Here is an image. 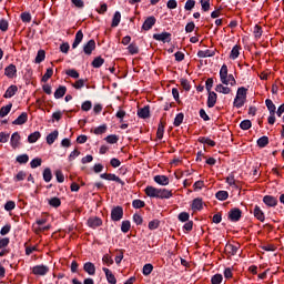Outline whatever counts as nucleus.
<instances>
[{
    "label": "nucleus",
    "mask_w": 284,
    "mask_h": 284,
    "mask_svg": "<svg viewBox=\"0 0 284 284\" xmlns=\"http://www.w3.org/2000/svg\"><path fill=\"white\" fill-rule=\"evenodd\" d=\"M220 79L223 85H236V79H234L233 74H227V65L223 64L220 70Z\"/></svg>",
    "instance_id": "obj_1"
},
{
    "label": "nucleus",
    "mask_w": 284,
    "mask_h": 284,
    "mask_svg": "<svg viewBox=\"0 0 284 284\" xmlns=\"http://www.w3.org/2000/svg\"><path fill=\"white\" fill-rule=\"evenodd\" d=\"M241 216H243V211L239 207L231 209L227 214V219L231 223H239V221H241Z\"/></svg>",
    "instance_id": "obj_2"
},
{
    "label": "nucleus",
    "mask_w": 284,
    "mask_h": 284,
    "mask_svg": "<svg viewBox=\"0 0 284 284\" xmlns=\"http://www.w3.org/2000/svg\"><path fill=\"white\" fill-rule=\"evenodd\" d=\"M123 219V206H114L111 210V220L114 222H119Z\"/></svg>",
    "instance_id": "obj_3"
},
{
    "label": "nucleus",
    "mask_w": 284,
    "mask_h": 284,
    "mask_svg": "<svg viewBox=\"0 0 284 284\" xmlns=\"http://www.w3.org/2000/svg\"><path fill=\"white\" fill-rule=\"evenodd\" d=\"M50 272V267L41 264V265H36L32 267V274L36 276H45Z\"/></svg>",
    "instance_id": "obj_4"
},
{
    "label": "nucleus",
    "mask_w": 284,
    "mask_h": 284,
    "mask_svg": "<svg viewBox=\"0 0 284 284\" xmlns=\"http://www.w3.org/2000/svg\"><path fill=\"white\" fill-rule=\"evenodd\" d=\"M171 37L172 34L169 32L153 34V39H155V41H162L163 43H170L172 41Z\"/></svg>",
    "instance_id": "obj_5"
},
{
    "label": "nucleus",
    "mask_w": 284,
    "mask_h": 284,
    "mask_svg": "<svg viewBox=\"0 0 284 284\" xmlns=\"http://www.w3.org/2000/svg\"><path fill=\"white\" fill-rule=\"evenodd\" d=\"M89 227H92V230H97V227H101L103 225V220L101 217H90L88 220Z\"/></svg>",
    "instance_id": "obj_6"
},
{
    "label": "nucleus",
    "mask_w": 284,
    "mask_h": 284,
    "mask_svg": "<svg viewBox=\"0 0 284 284\" xmlns=\"http://www.w3.org/2000/svg\"><path fill=\"white\" fill-rule=\"evenodd\" d=\"M263 203L267 205V207H276L278 205V200L272 195H265L263 197Z\"/></svg>",
    "instance_id": "obj_7"
},
{
    "label": "nucleus",
    "mask_w": 284,
    "mask_h": 284,
    "mask_svg": "<svg viewBox=\"0 0 284 284\" xmlns=\"http://www.w3.org/2000/svg\"><path fill=\"white\" fill-rule=\"evenodd\" d=\"M172 196H174V194L172 193V190H168V189H159L158 190V199H172Z\"/></svg>",
    "instance_id": "obj_8"
},
{
    "label": "nucleus",
    "mask_w": 284,
    "mask_h": 284,
    "mask_svg": "<svg viewBox=\"0 0 284 284\" xmlns=\"http://www.w3.org/2000/svg\"><path fill=\"white\" fill-rule=\"evenodd\" d=\"M83 270L89 276H94V274H97V266H94V263L92 262L84 263Z\"/></svg>",
    "instance_id": "obj_9"
},
{
    "label": "nucleus",
    "mask_w": 284,
    "mask_h": 284,
    "mask_svg": "<svg viewBox=\"0 0 284 284\" xmlns=\"http://www.w3.org/2000/svg\"><path fill=\"white\" fill-rule=\"evenodd\" d=\"M253 215L255 216V219H257V221H261V223L265 222V213L263 212V210H261V206L255 205L253 210Z\"/></svg>",
    "instance_id": "obj_10"
},
{
    "label": "nucleus",
    "mask_w": 284,
    "mask_h": 284,
    "mask_svg": "<svg viewBox=\"0 0 284 284\" xmlns=\"http://www.w3.org/2000/svg\"><path fill=\"white\" fill-rule=\"evenodd\" d=\"M146 196H149L150 199H158L159 196V189L154 187V186H146L144 190Z\"/></svg>",
    "instance_id": "obj_11"
},
{
    "label": "nucleus",
    "mask_w": 284,
    "mask_h": 284,
    "mask_svg": "<svg viewBox=\"0 0 284 284\" xmlns=\"http://www.w3.org/2000/svg\"><path fill=\"white\" fill-rule=\"evenodd\" d=\"M156 23V18L154 17H149L145 19L143 26H142V30H152V27Z\"/></svg>",
    "instance_id": "obj_12"
},
{
    "label": "nucleus",
    "mask_w": 284,
    "mask_h": 284,
    "mask_svg": "<svg viewBox=\"0 0 284 284\" xmlns=\"http://www.w3.org/2000/svg\"><path fill=\"white\" fill-rule=\"evenodd\" d=\"M17 92H19V88L17 85L12 84L7 89L3 98L4 99H12V97H14V94H17Z\"/></svg>",
    "instance_id": "obj_13"
},
{
    "label": "nucleus",
    "mask_w": 284,
    "mask_h": 284,
    "mask_svg": "<svg viewBox=\"0 0 284 284\" xmlns=\"http://www.w3.org/2000/svg\"><path fill=\"white\" fill-rule=\"evenodd\" d=\"M102 271L104 272V274L106 276L108 283L116 284V277L112 274V271H110V268L103 267Z\"/></svg>",
    "instance_id": "obj_14"
},
{
    "label": "nucleus",
    "mask_w": 284,
    "mask_h": 284,
    "mask_svg": "<svg viewBox=\"0 0 284 284\" xmlns=\"http://www.w3.org/2000/svg\"><path fill=\"white\" fill-rule=\"evenodd\" d=\"M4 74L6 77H8L9 79H13L14 74H17V65L14 64H10L9 67H7L4 69Z\"/></svg>",
    "instance_id": "obj_15"
},
{
    "label": "nucleus",
    "mask_w": 284,
    "mask_h": 284,
    "mask_svg": "<svg viewBox=\"0 0 284 284\" xmlns=\"http://www.w3.org/2000/svg\"><path fill=\"white\" fill-rule=\"evenodd\" d=\"M97 42L94 40H90L83 48L84 53L92 54V51L95 50Z\"/></svg>",
    "instance_id": "obj_16"
},
{
    "label": "nucleus",
    "mask_w": 284,
    "mask_h": 284,
    "mask_svg": "<svg viewBox=\"0 0 284 284\" xmlns=\"http://www.w3.org/2000/svg\"><path fill=\"white\" fill-rule=\"evenodd\" d=\"M192 210H194V212H201V210H203V199L201 197H196L193 200L192 202Z\"/></svg>",
    "instance_id": "obj_17"
},
{
    "label": "nucleus",
    "mask_w": 284,
    "mask_h": 284,
    "mask_svg": "<svg viewBox=\"0 0 284 284\" xmlns=\"http://www.w3.org/2000/svg\"><path fill=\"white\" fill-rule=\"evenodd\" d=\"M19 141H21V135H19V132H14L11 135V145L13 150H17V148L20 145Z\"/></svg>",
    "instance_id": "obj_18"
},
{
    "label": "nucleus",
    "mask_w": 284,
    "mask_h": 284,
    "mask_svg": "<svg viewBox=\"0 0 284 284\" xmlns=\"http://www.w3.org/2000/svg\"><path fill=\"white\" fill-rule=\"evenodd\" d=\"M138 116L140 119H150V106H144L138 110Z\"/></svg>",
    "instance_id": "obj_19"
},
{
    "label": "nucleus",
    "mask_w": 284,
    "mask_h": 284,
    "mask_svg": "<svg viewBox=\"0 0 284 284\" xmlns=\"http://www.w3.org/2000/svg\"><path fill=\"white\" fill-rule=\"evenodd\" d=\"M28 121V113H21L12 123L13 125H23Z\"/></svg>",
    "instance_id": "obj_20"
},
{
    "label": "nucleus",
    "mask_w": 284,
    "mask_h": 284,
    "mask_svg": "<svg viewBox=\"0 0 284 284\" xmlns=\"http://www.w3.org/2000/svg\"><path fill=\"white\" fill-rule=\"evenodd\" d=\"M216 105V93L214 91L209 92L207 108H214Z\"/></svg>",
    "instance_id": "obj_21"
},
{
    "label": "nucleus",
    "mask_w": 284,
    "mask_h": 284,
    "mask_svg": "<svg viewBox=\"0 0 284 284\" xmlns=\"http://www.w3.org/2000/svg\"><path fill=\"white\" fill-rule=\"evenodd\" d=\"M225 252H227L231 256H236V254H239V246L233 244H226Z\"/></svg>",
    "instance_id": "obj_22"
},
{
    "label": "nucleus",
    "mask_w": 284,
    "mask_h": 284,
    "mask_svg": "<svg viewBox=\"0 0 284 284\" xmlns=\"http://www.w3.org/2000/svg\"><path fill=\"white\" fill-rule=\"evenodd\" d=\"M57 139H59V131L58 130L53 131L52 133H50L47 136L48 145H52V143H54V141H57Z\"/></svg>",
    "instance_id": "obj_23"
},
{
    "label": "nucleus",
    "mask_w": 284,
    "mask_h": 284,
    "mask_svg": "<svg viewBox=\"0 0 284 284\" xmlns=\"http://www.w3.org/2000/svg\"><path fill=\"white\" fill-rule=\"evenodd\" d=\"M83 41V31H78L75 34L74 42L72 44V48H79V44Z\"/></svg>",
    "instance_id": "obj_24"
},
{
    "label": "nucleus",
    "mask_w": 284,
    "mask_h": 284,
    "mask_svg": "<svg viewBox=\"0 0 284 284\" xmlns=\"http://www.w3.org/2000/svg\"><path fill=\"white\" fill-rule=\"evenodd\" d=\"M215 197L217 201H227V199H230V193H227V191H217Z\"/></svg>",
    "instance_id": "obj_25"
},
{
    "label": "nucleus",
    "mask_w": 284,
    "mask_h": 284,
    "mask_svg": "<svg viewBox=\"0 0 284 284\" xmlns=\"http://www.w3.org/2000/svg\"><path fill=\"white\" fill-rule=\"evenodd\" d=\"M67 88L65 87H59L55 92H54V98L55 99H63V97H65V92H67Z\"/></svg>",
    "instance_id": "obj_26"
},
{
    "label": "nucleus",
    "mask_w": 284,
    "mask_h": 284,
    "mask_svg": "<svg viewBox=\"0 0 284 284\" xmlns=\"http://www.w3.org/2000/svg\"><path fill=\"white\" fill-rule=\"evenodd\" d=\"M215 92H220L222 94H230L232 92V89L229 87H224L223 84H217L215 88Z\"/></svg>",
    "instance_id": "obj_27"
},
{
    "label": "nucleus",
    "mask_w": 284,
    "mask_h": 284,
    "mask_svg": "<svg viewBox=\"0 0 284 284\" xmlns=\"http://www.w3.org/2000/svg\"><path fill=\"white\" fill-rule=\"evenodd\" d=\"M121 23V12L116 11L113 16L111 28H116Z\"/></svg>",
    "instance_id": "obj_28"
},
{
    "label": "nucleus",
    "mask_w": 284,
    "mask_h": 284,
    "mask_svg": "<svg viewBox=\"0 0 284 284\" xmlns=\"http://www.w3.org/2000/svg\"><path fill=\"white\" fill-rule=\"evenodd\" d=\"M39 139H41V132H39V131H36L28 136V141L30 143H37V141H39Z\"/></svg>",
    "instance_id": "obj_29"
},
{
    "label": "nucleus",
    "mask_w": 284,
    "mask_h": 284,
    "mask_svg": "<svg viewBox=\"0 0 284 284\" xmlns=\"http://www.w3.org/2000/svg\"><path fill=\"white\" fill-rule=\"evenodd\" d=\"M48 204L51 207H61V199L59 197H51L48 200Z\"/></svg>",
    "instance_id": "obj_30"
},
{
    "label": "nucleus",
    "mask_w": 284,
    "mask_h": 284,
    "mask_svg": "<svg viewBox=\"0 0 284 284\" xmlns=\"http://www.w3.org/2000/svg\"><path fill=\"white\" fill-rule=\"evenodd\" d=\"M154 270V266L152 264H145L142 268V274L144 276H150L152 274V271Z\"/></svg>",
    "instance_id": "obj_31"
},
{
    "label": "nucleus",
    "mask_w": 284,
    "mask_h": 284,
    "mask_svg": "<svg viewBox=\"0 0 284 284\" xmlns=\"http://www.w3.org/2000/svg\"><path fill=\"white\" fill-rule=\"evenodd\" d=\"M131 227H132V224L130 223V221H128V220L122 221L121 232H123V234H128V232H130Z\"/></svg>",
    "instance_id": "obj_32"
},
{
    "label": "nucleus",
    "mask_w": 284,
    "mask_h": 284,
    "mask_svg": "<svg viewBox=\"0 0 284 284\" xmlns=\"http://www.w3.org/2000/svg\"><path fill=\"white\" fill-rule=\"evenodd\" d=\"M10 110H12V104H8L6 106H2L0 109V116H1V119H3V116H8V114H10Z\"/></svg>",
    "instance_id": "obj_33"
},
{
    "label": "nucleus",
    "mask_w": 284,
    "mask_h": 284,
    "mask_svg": "<svg viewBox=\"0 0 284 284\" xmlns=\"http://www.w3.org/2000/svg\"><path fill=\"white\" fill-rule=\"evenodd\" d=\"M103 63H105V60L101 57H97L94 58V60L92 61L91 65L93 68H101V65H103Z\"/></svg>",
    "instance_id": "obj_34"
},
{
    "label": "nucleus",
    "mask_w": 284,
    "mask_h": 284,
    "mask_svg": "<svg viewBox=\"0 0 284 284\" xmlns=\"http://www.w3.org/2000/svg\"><path fill=\"white\" fill-rule=\"evenodd\" d=\"M265 103H266V108L270 111V113L275 114L276 113V105H274V102H272V100H270V99H266Z\"/></svg>",
    "instance_id": "obj_35"
},
{
    "label": "nucleus",
    "mask_w": 284,
    "mask_h": 284,
    "mask_svg": "<svg viewBox=\"0 0 284 284\" xmlns=\"http://www.w3.org/2000/svg\"><path fill=\"white\" fill-rule=\"evenodd\" d=\"M34 61L36 63H42V61H45V50H39Z\"/></svg>",
    "instance_id": "obj_36"
},
{
    "label": "nucleus",
    "mask_w": 284,
    "mask_h": 284,
    "mask_svg": "<svg viewBox=\"0 0 284 284\" xmlns=\"http://www.w3.org/2000/svg\"><path fill=\"white\" fill-rule=\"evenodd\" d=\"M223 283V275L215 274L211 277V284H222Z\"/></svg>",
    "instance_id": "obj_37"
},
{
    "label": "nucleus",
    "mask_w": 284,
    "mask_h": 284,
    "mask_svg": "<svg viewBox=\"0 0 284 284\" xmlns=\"http://www.w3.org/2000/svg\"><path fill=\"white\" fill-rule=\"evenodd\" d=\"M132 207H134V210H141V207H145V202L142 200H133Z\"/></svg>",
    "instance_id": "obj_38"
},
{
    "label": "nucleus",
    "mask_w": 284,
    "mask_h": 284,
    "mask_svg": "<svg viewBox=\"0 0 284 284\" xmlns=\"http://www.w3.org/2000/svg\"><path fill=\"white\" fill-rule=\"evenodd\" d=\"M178 219L181 221V223H187V221H190V213L182 212L178 215Z\"/></svg>",
    "instance_id": "obj_39"
},
{
    "label": "nucleus",
    "mask_w": 284,
    "mask_h": 284,
    "mask_svg": "<svg viewBox=\"0 0 284 284\" xmlns=\"http://www.w3.org/2000/svg\"><path fill=\"white\" fill-rule=\"evenodd\" d=\"M102 262L110 267V265H114V260L109 254L103 255Z\"/></svg>",
    "instance_id": "obj_40"
},
{
    "label": "nucleus",
    "mask_w": 284,
    "mask_h": 284,
    "mask_svg": "<svg viewBox=\"0 0 284 284\" xmlns=\"http://www.w3.org/2000/svg\"><path fill=\"white\" fill-rule=\"evenodd\" d=\"M52 74H54V71L52 70V68L47 69V72L42 77V82L47 83V81L52 78Z\"/></svg>",
    "instance_id": "obj_41"
},
{
    "label": "nucleus",
    "mask_w": 284,
    "mask_h": 284,
    "mask_svg": "<svg viewBox=\"0 0 284 284\" xmlns=\"http://www.w3.org/2000/svg\"><path fill=\"white\" fill-rule=\"evenodd\" d=\"M270 143V139L267 136H262L257 140L258 148H265Z\"/></svg>",
    "instance_id": "obj_42"
},
{
    "label": "nucleus",
    "mask_w": 284,
    "mask_h": 284,
    "mask_svg": "<svg viewBox=\"0 0 284 284\" xmlns=\"http://www.w3.org/2000/svg\"><path fill=\"white\" fill-rule=\"evenodd\" d=\"M163 132H165V123L160 122L159 126H158V139H163Z\"/></svg>",
    "instance_id": "obj_43"
},
{
    "label": "nucleus",
    "mask_w": 284,
    "mask_h": 284,
    "mask_svg": "<svg viewBox=\"0 0 284 284\" xmlns=\"http://www.w3.org/2000/svg\"><path fill=\"white\" fill-rule=\"evenodd\" d=\"M203 187H205V182L202 180H199L193 184L194 192H199L200 190H203Z\"/></svg>",
    "instance_id": "obj_44"
},
{
    "label": "nucleus",
    "mask_w": 284,
    "mask_h": 284,
    "mask_svg": "<svg viewBox=\"0 0 284 284\" xmlns=\"http://www.w3.org/2000/svg\"><path fill=\"white\" fill-rule=\"evenodd\" d=\"M245 99L246 98L236 97L235 100H234V106L235 108H243V105H245Z\"/></svg>",
    "instance_id": "obj_45"
},
{
    "label": "nucleus",
    "mask_w": 284,
    "mask_h": 284,
    "mask_svg": "<svg viewBox=\"0 0 284 284\" xmlns=\"http://www.w3.org/2000/svg\"><path fill=\"white\" fill-rule=\"evenodd\" d=\"M17 207V204L14 203V201H8L6 204H4V210L7 212H12V210H14Z\"/></svg>",
    "instance_id": "obj_46"
},
{
    "label": "nucleus",
    "mask_w": 284,
    "mask_h": 284,
    "mask_svg": "<svg viewBox=\"0 0 284 284\" xmlns=\"http://www.w3.org/2000/svg\"><path fill=\"white\" fill-rule=\"evenodd\" d=\"M161 225V221L153 220L149 222V230H159V226Z\"/></svg>",
    "instance_id": "obj_47"
},
{
    "label": "nucleus",
    "mask_w": 284,
    "mask_h": 284,
    "mask_svg": "<svg viewBox=\"0 0 284 284\" xmlns=\"http://www.w3.org/2000/svg\"><path fill=\"white\" fill-rule=\"evenodd\" d=\"M183 119H184L183 113H179V114L175 116L174 122H173V124L175 125V128H179V125H181V123H183Z\"/></svg>",
    "instance_id": "obj_48"
},
{
    "label": "nucleus",
    "mask_w": 284,
    "mask_h": 284,
    "mask_svg": "<svg viewBox=\"0 0 284 284\" xmlns=\"http://www.w3.org/2000/svg\"><path fill=\"white\" fill-rule=\"evenodd\" d=\"M197 57H200V59H204L206 57H214V52H211L210 50L199 51Z\"/></svg>",
    "instance_id": "obj_49"
},
{
    "label": "nucleus",
    "mask_w": 284,
    "mask_h": 284,
    "mask_svg": "<svg viewBox=\"0 0 284 284\" xmlns=\"http://www.w3.org/2000/svg\"><path fill=\"white\" fill-rule=\"evenodd\" d=\"M236 97L246 99V97H247V89H245L243 87L239 88Z\"/></svg>",
    "instance_id": "obj_50"
},
{
    "label": "nucleus",
    "mask_w": 284,
    "mask_h": 284,
    "mask_svg": "<svg viewBox=\"0 0 284 284\" xmlns=\"http://www.w3.org/2000/svg\"><path fill=\"white\" fill-rule=\"evenodd\" d=\"M241 130H250L252 128V121L250 120H244L240 124Z\"/></svg>",
    "instance_id": "obj_51"
},
{
    "label": "nucleus",
    "mask_w": 284,
    "mask_h": 284,
    "mask_svg": "<svg viewBox=\"0 0 284 284\" xmlns=\"http://www.w3.org/2000/svg\"><path fill=\"white\" fill-rule=\"evenodd\" d=\"M28 161H30V158L28 156V154H22L17 156L18 163L23 164V163H28Z\"/></svg>",
    "instance_id": "obj_52"
},
{
    "label": "nucleus",
    "mask_w": 284,
    "mask_h": 284,
    "mask_svg": "<svg viewBox=\"0 0 284 284\" xmlns=\"http://www.w3.org/2000/svg\"><path fill=\"white\" fill-rule=\"evenodd\" d=\"M83 85H85V80L80 79L72 84V88H75V90H81Z\"/></svg>",
    "instance_id": "obj_53"
},
{
    "label": "nucleus",
    "mask_w": 284,
    "mask_h": 284,
    "mask_svg": "<svg viewBox=\"0 0 284 284\" xmlns=\"http://www.w3.org/2000/svg\"><path fill=\"white\" fill-rule=\"evenodd\" d=\"M65 74H68V77H71L72 79H79V72L74 69L67 70Z\"/></svg>",
    "instance_id": "obj_54"
},
{
    "label": "nucleus",
    "mask_w": 284,
    "mask_h": 284,
    "mask_svg": "<svg viewBox=\"0 0 284 284\" xmlns=\"http://www.w3.org/2000/svg\"><path fill=\"white\" fill-rule=\"evenodd\" d=\"M108 130V125L105 124H102L100 126H98L95 130H94V134H105V131Z\"/></svg>",
    "instance_id": "obj_55"
},
{
    "label": "nucleus",
    "mask_w": 284,
    "mask_h": 284,
    "mask_svg": "<svg viewBox=\"0 0 284 284\" xmlns=\"http://www.w3.org/2000/svg\"><path fill=\"white\" fill-rule=\"evenodd\" d=\"M10 230H12V226H11L10 224L4 225V226L0 230L1 236H6L7 234H10Z\"/></svg>",
    "instance_id": "obj_56"
},
{
    "label": "nucleus",
    "mask_w": 284,
    "mask_h": 284,
    "mask_svg": "<svg viewBox=\"0 0 284 284\" xmlns=\"http://www.w3.org/2000/svg\"><path fill=\"white\" fill-rule=\"evenodd\" d=\"M10 245V237L0 239V250L8 247Z\"/></svg>",
    "instance_id": "obj_57"
},
{
    "label": "nucleus",
    "mask_w": 284,
    "mask_h": 284,
    "mask_svg": "<svg viewBox=\"0 0 284 284\" xmlns=\"http://www.w3.org/2000/svg\"><path fill=\"white\" fill-rule=\"evenodd\" d=\"M239 45H235L231 51L230 59H239Z\"/></svg>",
    "instance_id": "obj_58"
},
{
    "label": "nucleus",
    "mask_w": 284,
    "mask_h": 284,
    "mask_svg": "<svg viewBox=\"0 0 284 284\" xmlns=\"http://www.w3.org/2000/svg\"><path fill=\"white\" fill-rule=\"evenodd\" d=\"M128 50H129L130 54H139V47H136L134 43H131L128 47Z\"/></svg>",
    "instance_id": "obj_59"
},
{
    "label": "nucleus",
    "mask_w": 284,
    "mask_h": 284,
    "mask_svg": "<svg viewBox=\"0 0 284 284\" xmlns=\"http://www.w3.org/2000/svg\"><path fill=\"white\" fill-rule=\"evenodd\" d=\"M194 6H196V1L194 0H187L185 6H184V9L190 11L192 9H194Z\"/></svg>",
    "instance_id": "obj_60"
},
{
    "label": "nucleus",
    "mask_w": 284,
    "mask_h": 284,
    "mask_svg": "<svg viewBox=\"0 0 284 284\" xmlns=\"http://www.w3.org/2000/svg\"><path fill=\"white\" fill-rule=\"evenodd\" d=\"M133 223H135V225H143V217L135 213L133 215Z\"/></svg>",
    "instance_id": "obj_61"
},
{
    "label": "nucleus",
    "mask_w": 284,
    "mask_h": 284,
    "mask_svg": "<svg viewBox=\"0 0 284 284\" xmlns=\"http://www.w3.org/2000/svg\"><path fill=\"white\" fill-rule=\"evenodd\" d=\"M41 163H42V160L40 158H37L31 161L30 165L32 169H34V168L41 166Z\"/></svg>",
    "instance_id": "obj_62"
},
{
    "label": "nucleus",
    "mask_w": 284,
    "mask_h": 284,
    "mask_svg": "<svg viewBox=\"0 0 284 284\" xmlns=\"http://www.w3.org/2000/svg\"><path fill=\"white\" fill-rule=\"evenodd\" d=\"M202 10L207 12L210 10V0H201Z\"/></svg>",
    "instance_id": "obj_63"
},
{
    "label": "nucleus",
    "mask_w": 284,
    "mask_h": 284,
    "mask_svg": "<svg viewBox=\"0 0 284 284\" xmlns=\"http://www.w3.org/2000/svg\"><path fill=\"white\" fill-rule=\"evenodd\" d=\"M106 143L114 144L119 141V136L116 135H109L105 138Z\"/></svg>",
    "instance_id": "obj_64"
}]
</instances>
